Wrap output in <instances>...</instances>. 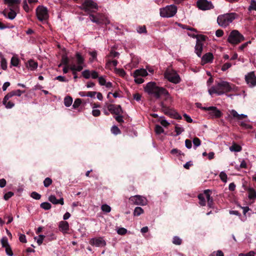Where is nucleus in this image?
Wrapping results in <instances>:
<instances>
[{
  "label": "nucleus",
  "instance_id": "obj_36",
  "mask_svg": "<svg viewBox=\"0 0 256 256\" xmlns=\"http://www.w3.org/2000/svg\"><path fill=\"white\" fill-rule=\"evenodd\" d=\"M6 244V254L9 256H12L13 255V252L11 248H10V245L8 244V240L5 241Z\"/></svg>",
  "mask_w": 256,
  "mask_h": 256
},
{
  "label": "nucleus",
  "instance_id": "obj_6",
  "mask_svg": "<svg viewBox=\"0 0 256 256\" xmlns=\"http://www.w3.org/2000/svg\"><path fill=\"white\" fill-rule=\"evenodd\" d=\"M177 12V8L174 4L168 5L160 8V14L162 18H171L174 16Z\"/></svg>",
  "mask_w": 256,
  "mask_h": 256
},
{
  "label": "nucleus",
  "instance_id": "obj_2",
  "mask_svg": "<svg viewBox=\"0 0 256 256\" xmlns=\"http://www.w3.org/2000/svg\"><path fill=\"white\" fill-rule=\"evenodd\" d=\"M232 89L228 82L221 81L216 83L214 86H212L208 90V92L210 95L216 94L218 96H220L226 92H230Z\"/></svg>",
  "mask_w": 256,
  "mask_h": 256
},
{
  "label": "nucleus",
  "instance_id": "obj_7",
  "mask_svg": "<svg viewBox=\"0 0 256 256\" xmlns=\"http://www.w3.org/2000/svg\"><path fill=\"white\" fill-rule=\"evenodd\" d=\"M164 78L169 82L178 84L181 81V78L176 72L172 69H168L164 74Z\"/></svg>",
  "mask_w": 256,
  "mask_h": 256
},
{
  "label": "nucleus",
  "instance_id": "obj_39",
  "mask_svg": "<svg viewBox=\"0 0 256 256\" xmlns=\"http://www.w3.org/2000/svg\"><path fill=\"white\" fill-rule=\"evenodd\" d=\"M182 240L178 236H174L172 239V243L176 245L181 244Z\"/></svg>",
  "mask_w": 256,
  "mask_h": 256
},
{
  "label": "nucleus",
  "instance_id": "obj_50",
  "mask_svg": "<svg viewBox=\"0 0 256 256\" xmlns=\"http://www.w3.org/2000/svg\"><path fill=\"white\" fill-rule=\"evenodd\" d=\"M30 196L33 198L38 200L41 198V195L36 192H33L31 193Z\"/></svg>",
  "mask_w": 256,
  "mask_h": 256
},
{
  "label": "nucleus",
  "instance_id": "obj_19",
  "mask_svg": "<svg viewBox=\"0 0 256 256\" xmlns=\"http://www.w3.org/2000/svg\"><path fill=\"white\" fill-rule=\"evenodd\" d=\"M48 200L54 204H60L63 205L64 204V198H60L59 200H58L54 195H50L48 198Z\"/></svg>",
  "mask_w": 256,
  "mask_h": 256
},
{
  "label": "nucleus",
  "instance_id": "obj_5",
  "mask_svg": "<svg viewBox=\"0 0 256 256\" xmlns=\"http://www.w3.org/2000/svg\"><path fill=\"white\" fill-rule=\"evenodd\" d=\"M79 8L90 14L96 12L98 8V4L92 0H84Z\"/></svg>",
  "mask_w": 256,
  "mask_h": 256
},
{
  "label": "nucleus",
  "instance_id": "obj_47",
  "mask_svg": "<svg viewBox=\"0 0 256 256\" xmlns=\"http://www.w3.org/2000/svg\"><path fill=\"white\" fill-rule=\"evenodd\" d=\"M116 232L120 235H124L127 232L128 230L124 228H120L117 229Z\"/></svg>",
  "mask_w": 256,
  "mask_h": 256
},
{
  "label": "nucleus",
  "instance_id": "obj_64",
  "mask_svg": "<svg viewBox=\"0 0 256 256\" xmlns=\"http://www.w3.org/2000/svg\"><path fill=\"white\" fill-rule=\"evenodd\" d=\"M100 114V111L98 109H92V114L94 116H98Z\"/></svg>",
  "mask_w": 256,
  "mask_h": 256
},
{
  "label": "nucleus",
  "instance_id": "obj_22",
  "mask_svg": "<svg viewBox=\"0 0 256 256\" xmlns=\"http://www.w3.org/2000/svg\"><path fill=\"white\" fill-rule=\"evenodd\" d=\"M203 48V44L199 40H197L195 46V52L197 56L199 57L201 56Z\"/></svg>",
  "mask_w": 256,
  "mask_h": 256
},
{
  "label": "nucleus",
  "instance_id": "obj_44",
  "mask_svg": "<svg viewBox=\"0 0 256 256\" xmlns=\"http://www.w3.org/2000/svg\"><path fill=\"white\" fill-rule=\"evenodd\" d=\"M82 100L80 98H76L75 100L74 103L72 104V107L74 108H77L82 104Z\"/></svg>",
  "mask_w": 256,
  "mask_h": 256
},
{
  "label": "nucleus",
  "instance_id": "obj_15",
  "mask_svg": "<svg viewBox=\"0 0 256 256\" xmlns=\"http://www.w3.org/2000/svg\"><path fill=\"white\" fill-rule=\"evenodd\" d=\"M164 114L169 116L170 117L176 119H181L182 116L176 112L174 110L169 108H165L164 110Z\"/></svg>",
  "mask_w": 256,
  "mask_h": 256
},
{
  "label": "nucleus",
  "instance_id": "obj_51",
  "mask_svg": "<svg viewBox=\"0 0 256 256\" xmlns=\"http://www.w3.org/2000/svg\"><path fill=\"white\" fill-rule=\"evenodd\" d=\"M256 10V0H251L250 5L248 8V10Z\"/></svg>",
  "mask_w": 256,
  "mask_h": 256
},
{
  "label": "nucleus",
  "instance_id": "obj_58",
  "mask_svg": "<svg viewBox=\"0 0 256 256\" xmlns=\"http://www.w3.org/2000/svg\"><path fill=\"white\" fill-rule=\"evenodd\" d=\"M170 153L172 154L176 155V156H180L182 154V152L180 150H178L177 148H174L171 150Z\"/></svg>",
  "mask_w": 256,
  "mask_h": 256
},
{
  "label": "nucleus",
  "instance_id": "obj_48",
  "mask_svg": "<svg viewBox=\"0 0 256 256\" xmlns=\"http://www.w3.org/2000/svg\"><path fill=\"white\" fill-rule=\"evenodd\" d=\"M194 148L196 149L198 146H200L201 144L200 140L198 138H195L192 140Z\"/></svg>",
  "mask_w": 256,
  "mask_h": 256
},
{
  "label": "nucleus",
  "instance_id": "obj_45",
  "mask_svg": "<svg viewBox=\"0 0 256 256\" xmlns=\"http://www.w3.org/2000/svg\"><path fill=\"white\" fill-rule=\"evenodd\" d=\"M52 184V180L50 178H46L44 181V185L45 187H48Z\"/></svg>",
  "mask_w": 256,
  "mask_h": 256
},
{
  "label": "nucleus",
  "instance_id": "obj_14",
  "mask_svg": "<svg viewBox=\"0 0 256 256\" xmlns=\"http://www.w3.org/2000/svg\"><path fill=\"white\" fill-rule=\"evenodd\" d=\"M108 109L112 114L118 115L122 113V110L120 105L110 104L108 106Z\"/></svg>",
  "mask_w": 256,
  "mask_h": 256
},
{
  "label": "nucleus",
  "instance_id": "obj_13",
  "mask_svg": "<svg viewBox=\"0 0 256 256\" xmlns=\"http://www.w3.org/2000/svg\"><path fill=\"white\" fill-rule=\"evenodd\" d=\"M245 80L250 87L256 86V76L254 72H248L245 76Z\"/></svg>",
  "mask_w": 256,
  "mask_h": 256
},
{
  "label": "nucleus",
  "instance_id": "obj_27",
  "mask_svg": "<svg viewBox=\"0 0 256 256\" xmlns=\"http://www.w3.org/2000/svg\"><path fill=\"white\" fill-rule=\"evenodd\" d=\"M8 100H6L5 96L4 97L2 104L6 108H11L14 106V104L10 101H8Z\"/></svg>",
  "mask_w": 256,
  "mask_h": 256
},
{
  "label": "nucleus",
  "instance_id": "obj_24",
  "mask_svg": "<svg viewBox=\"0 0 256 256\" xmlns=\"http://www.w3.org/2000/svg\"><path fill=\"white\" fill-rule=\"evenodd\" d=\"M248 192V198L250 200H255L256 199V191L252 188H247Z\"/></svg>",
  "mask_w": 256,
  "mask_h": 256
},
{
  "label": "nucleus",
  "instance_id": "obj_38",
  "mask_svg": "<svg viewBox=\"0 0 256 256\" xmlns=\"http://www.w3.org/2000/svg\"><path fill=\"white\" fill-rule=\"evenodd\" d=\"M10 64L13 66H17L19 64L18 58L16 57L12 56L11 59Z\"/></svg>",
  "mask_w": 256,
  "mask_h": 256
},
{
  "label": "nucleus",
  "instance_id": "obj_34",
  "mask_svg": "<svg viewBox=\"0 0 256 256\" xmlns=\"http://www.w3.org/2000/svg\"><path fill=\"white\" fill-rule=\"evenodd\" d=\"M40 206L41 208H42V209H44V210H49L52 208L51 204L48 202H42L40 204Z\"/></svg>",
  "mask_w": 256,
  "mask_h": 256
},
{
  "label": "nucleus",
  "instance_id": "obj_61",
  "mask_svg": "<svg viewBox=\"0 0 256 256\" xmlns=\"http://www.w3.org/2000/svg\"><path fill=\"white\" fill-rule=\"evenodd\" d=\"M240 125L246 128H251L250 126L245 121L240 122Z\"/></svg>",
  "mask_w": 256,
  "mask_h": 256
},
{
  "label": "nucleus",
  "instance_id": "obj_33",
  "mask_svg": "<svg viewBox=\"0 0 256 256\" xmlns=\"http://www.w3.org/2000/svg\"><path fill=\"white\" fill-rule=\"evenodd\" d=\"M89 18L91 22L96 23V24H100V21L96 14H94L92 13L89 14Z\"/></svg>",
  "mask_w": 256,
  "mask_h": 256
},
{
  "label": "nucleus",
  "instance_id": "obj_59",
  "mask_svg": "<svg viewBox=\"0 0 256 256\" xmlns=\"http://www.w3.org/2000/svg\"><path fill=\"white\" fill-rule=\"evenodd\" d=\"M98 82L100 86H104L106 83V80L104 76H100L98 78Z\"/></svg>",
  "mask_w": 256,
  "mask_h": 256
},
{
  "label": "nucleus",
  "instance_id": "obj_28",
  "mask_svg": "<svg viewBox=\"0 0 256 256\" xmlns=\"http://www.w3.org/2000/svg\"><path fill=\"white\" fill-rule=\"evenodd\" d=\"M230 150L231 152H239L242 150V148L240 146L236 144H234L230 147Z\"/></svg>",
  "mask_w": 256,
  "mask_h": 256
},
{
  "label": "nucleus",
  "instance_id": "obj_63",
  "mask_svg": "<svg viewBox=\"0 0 256 256\" xmlns=\"http://www.w3.org/2000/svg\"><path fill=\"white\" fill-rule=\"evenodd\" d=\"M137 31L138 33H146V28L144 26H140L138 28Z\"/></svg>",
  "mask_w": 256,
  "mask_h": 256
},
{
  "label": "nucleus",
  "instance_id": "obj_46",
  "mask_svg": "<svg viewBox=\"0 0 256 256\" xmlns=\"http://www.w3.org/2000/svg\"><path fill=\"white\" fill-rule=\"evenodd\" d=\"M111 132L114 134H118L120 133V130L116 126H112L111 128Z\"/></svg>",
  "mask_w": 256,
  "mask_h": 256
},
{
  "label": "nucleus",
  "instance_id": "obj_12",
  "mask_svg": "<svg viewBox=\"0 0 256 256\" xmlns=\"http://www.w3.org/2000/svg\"><path fill=\"white\" fill-rule=\"evenodd\" d=\"M89 242L92 246L96 247H102L106 246V242L103 237L92 238L90 240Z\"/></svg>",
  "mask_w": 256,
  "mask_h": 256
},
{
  "label": "nucleus",
  "instance_id": "obj_49",
  "mask_svg": "<svg viewBox=\"0 0 256 256\" xmlns=\"http://www.w3.org/2000/svg\"><path fill=\"white\" fill-rule=\"evenodd\" d=\"M82 76L86 79H88L90 77V72L89 70H86L82 72Z\"/></svg>",
  "mask_w": 256,
  "mask_h": 256
},
{
  "label": "nucleus",
  "instance_id": "obj_32",
  "mask_svg": "<svg viewBox=\"0 0 256 256\" xmlns=\"http://www.w3.org/2000/svg\"><path fill=\"white\" fill-rule=\"evenodd\" d=\"M72 102V99L70 96H67L64 99V104L66 106L69 107Z\"/></svg>",
  "mask_w": 256,
  "mask_h": 256
},
{
  "label": "nucleus",
  "instance_id": "obj_3",
  "mask_svg": "<svg viewBox=\"0 0 256 256\" xmlns=\"http://www.w3.org/2000/svg\"><path fill=\"white\" fill-rule=\"evenodd\" d=\"M76 64H71L69 66L70 70L72 71V74L74 76V78L75 80L78 78L76 74V72L81 71L84 66V58L82 56V55L80 53L77 52L76 54Z\"/></svg>",
  "mask_w": 256,
  "mask_h": 256
},
{
  "label": "nucleus",
  "instance_id": "obj_26",
  "mask_svg": "<svg viewBox=\"0 0 256 256\" xmlns=\"http://www.w3.org/2000/svg\"><path fill=\"white\" fill-rule=\"evenodd\" d=\"M134 74L141 77L146 76L148 74L146 70L144 68L136 70Z\"/></svg>",
  "mask_w": 256,
  "mask_h": 256
},
{
  "label": "nucleus",
  "instance_id": "obj_52",
  "mask_svg": "<svg viewBox=\"0 0 256 256\" xmlns=\"http://www.w3.org/2000/svg\"><path fill=\"white\" fill-rule=\"evenodd\" d=\"M210 190H204V195L205 196V198H206L207 201H209L210 200L212 199V198L210 196Z\"/></svg>",
  "mask_w": 256,
  "mask_h": 256
},
{
  "label": "nucleus",
  "instance_id": "obj_35",
  "mask_svg": "<svg viewBox=\"0 0 256 256\" xmlns=\"http://www.w3.org/2000/svg\"><path fill=\"white\" fill-rule=\"evenodd\" d=\"M101 210L103 212L108 213L111 211V208L108 205L104 204L101 206Z\"/></svg>",
  "mask_w": 256,
  "mask_h": 256
},
{
  "label": "nucleus",
  "instance_id": "obj_42",
  "mask_svg": "<svg viewBox=\"0 0 256 256\" xmlns=\"http://www.w3.org/2000/svg\"><path fill=\"white\" fill-rule=\"evenodd\" d=\"M178 26L182 29H186L190 31L196 32L194 28H191L187 25L178 24Z\"/></svg>",
  "mask_w": 256,
  "mask_h": 256
},
{
  "label": "nucleus",
  "instance_id": "obj_17",
  "mask_svg": "<svg viewBox=\"0 0 256 256\" xmlns=\"http://www.w3.org/2000/svg\"><path fill=\"white\" fill-rule=\"evenodd\" d=\"M24 92V90L22 91L20 90L12 91L5 96V99L9 100L10 98H11L14 96H20Z\"/></svg>",
  "mask_w": 256,
  "mask_h": 256
},
{
  "label": "nucleus",
  "instance_id": "obj_1",
  "mask_svg": "<svg viewBox=\"0 0 256 256\" xmlns=\"http://www.w3.org/2000/svg\"><path fill=\"white\" fill-rule=\"evenodd\" d=\"M144 90L156 98H160L162 96H166L168 98L169 96L168 91L163 87L158 86L154 82H148L144 87Z\"/></svg>",
  "mask_w": 256,
  "mask_h": 256
},
{
  "label": "nucleus",
  "instance_id": "obj_53",
  "mask_svg": "<svg viewBox=\"0 0 256 256\" xmlns=\"http://www.w3.org/2000/svg\"><path fill=\"white\" fill-rule=\"evenodd\" d=\"M256 252L253 250H250L246 254L240 253L238 256H255Z\"/></svg>",
  "mask_w": 256,
  "mask_h": 256
},
{
  "label": "nucleus",
  "instance_id": "obj_23",
  "mask_svg": "<svg viewBox=\"0 0 256 256\" xmlns=\"http://www.w3.org/2000/svg\"><path fill=\"white\" fill-rule=\"evenodd\" d=\"M100 21V24H108L110 23L109 20L106 18L105 16L102 13H97L96 14Z\"/></svg>",
  "mask_w": 256,
  "mask_h": 256
},
{
  "label": "nucleus",
  "instance_id": "obj_21",
  "mask_svg": "<svg viewBox=\"0 0 256 256\" xmlns=\"http://www.w3.org/2000/svg\"><path fill=\"white\" fill-rule=\"evenodd\" d=\"M58 228L63 233H66L69 230V224L66 221H61L59 222Z\"/></svg>",
  "mask_w": 256,
  "mask_h": 256
},
{
  "label": "nucleus",
  "instance_id": "obj_43",
  "mask_svg": "<svg viewBox=\"0 0 256 256\" xmlns=\"http://www.w3.org/2000/svg\"><path fill=\"white\" fill-rule=\"evenodd\" d=\"M220 180L224 182H227V175L224 172H222L220 174Z\"/></svg>",
  "mask_w": 256,
  "mask_h": 256
},
{
  "label": "nucleus",
  "instance_id": "obj_9",
  "mask_svg": "<svg viewBox=\"0 0 256 256\" xmlns=\"http://www.w3.org/2000/svg\"><path fill=\"white\" fill-rule=\"evenodd\" d=\"M36 16L38 20L43 21L48 19V11L46 8L39 6L36 9Z\"/></svg>",
  "mask_w": 256,
  "mask_h": 256
},
{
  "label": "nucleus",
  "instance_id": "obj_54",
  "mask_svg": "<svg viewBox=\"0 0 256 256\" xmlns=\"http://www.w3.org/2000/svg\"><path fill=\"white\" fill-rule=\"evenodd\" d=\"M0 65L2 69L4 70H6L7 68V63L6 61L5 58H2L1 62H0Z\"/></svg>",
  "mask_w": 256,
  "mask_h": 256
},
{
  "label": "nucleus",
  "instance_id": "obj_60",
  "mask_svg": "<svg viewBox=\"0 0 256 256\" xmlns=\"http://www.w3.org/2000/svg\"><path fill=\"white\" fill-rule=\"evenodd\" d=\"M89 54L92 56V58H90V60L91 62L94 61V60H95L96 58L97 53L96 51H92L89 52Z\"/></svg>",
  "mask_w": 256,
  "mask_h": 256
},
{
  "label": "nucleus",
  "instance_id": "obj_55",
  "mask_svg": "<svg viewBox=\"0 0 256 256\" xmlns=\"http://www.w3.org/2000/svg\"><path fill=\"white\" fill-rule=\"evenodd\" d=\"M247 168V163L245 160H242L240 162V164L239 167L237 168H236L238 170H239L240 168Z\"/></svg>",
  "mask_w": 256,
  "mask_h": 256
},
{
  "label": "nucleus",
  "instance_id": "obj_31",
  "mask_svg": "<svg viewBox=\"0 0 256 256\" xmlns=\"http://www.w3.org/2000/svg\"><path fill=\"white\" fill-rule=\"evenodd\" d=\"M144 212V210L141 207L137 206L134 208L133 214L134 216H138L143 214Z\"/></svg>",
  "mask_w": 256,
  "mask_h": 256
},
{
  "label": "nucleus",
  "instance_id": "obj_20",
  "mask_svg": "<svg viewBox=\"0 0 256 256\" xmlns=\"http://www.w3.org/2000/svg\"><path fill=\"white\" fill-rule=\"evenodd\" d=\"M230 113L232 116L238 120H241L244 118H247V115L244 114H238V112L234 110H231Z\"/></svg>",
  "mask_w": 256,
  "mask_h": 256
},
{
  "label": "nucleus",
  "instance_id": "obj_29",
  "mask_svg": "<svg viewBox=\"0 0 256 256\" xmlns=\"http://www.w3.org/2000/svg\"><path fill=\"white\" fill-rule=\"evenodd\" d=\"M28 67L30 70H33L37 68L38 64L33 60H30L28 61Z\"/></svg>",
  "mask_w": 256,
  "mask_h": 256
},
{
  "label": "nucleus",
  "instance_id": "obj_30",
  "mask_svg": "<svg viewBox=\"0 0 256 256\" xmlns=\"http://www.w3.org/2000/svg\"><path fill=\"white\" fill-rule=\"evenodd\" d=\"M198 198L200 200V204L202 206H205L206 205V202L205 200L206 198L204 194H199L198 196Z\"/></svg>",
  "mask_w": 256,
  "mask_h": 256
},
{
  "label": "nucleus",
  "instance_id": "obj_16",
  "mask_svg": "<svg viewBox=\"0 0 256 256\" xmlns=\"http://www.w3.org/2000/svg\"><path fill=\"white\" fill-rule=\"evenodd\" d=\"M202 108L204 110L211 111L212 114L216 118H220L222 116L221 112L215 106L204 107Z\"/></svg>",
  "mask_w": 256,
  "mask_h": 256
},
{
  "label": "nucleus",
  "instance_id": "obj_62",
  "mask_svg": "<svg viewBox=\"0 0 256 256\" xmlns=\"http://www.w3.org/2000/svg\"><path fill=\"white\" fill-rule=\"evenodd\" d=\"M44 236L43 235H40L38 236V238L37 239L36 242L39 246H40L42 244L44 239Z\"/></svg>",
  "mask_w": 256,
  "mask_h": 256
},
{
  "label": "nucleus",
  "instance_id": "obj_41",
  "mask_svg": "<svg viewBox=\"0 0 256 256\" xmlns=\"http://www.w3.org/2000/svg\"><path fill=\"white\" fill-rule=\"evenodd\" d=\"M154 131L156 134H160L164 132V130L161 126L156 125L155 127Z\"/></svg>",
  "mask_w": 256,
  "mask_h": 256
},
{
  "label": "nucleus",
  "instance_id": "obj_56",
  "mask_svg": "<svg viewBox=\"0 0 256 256\" xmlns=\"http://www.w3.org/2000/svg\"><path fill=\"white\" fill-rule=\"evenodd\" d=\"M232 66V64L230 62H226V64H224L222 66L221 70L222 71H226L228 69L230 68Z\"/></svg>",
  "mask_w": 256,
  "mask_h": 256
},
{
  "label": "nucleus",
  "instance_id": "obj_25",
  "mask_svg": "<svg viewBox=\"0 0 256 256\" xmlns=\"http://www.w3.org/2000/svg\"><path fill=\"white\" fill-rule=\"evenodd\" d=\"M2 14L6 18H7L11 20H14L16 16V12L12 10H10L8 14H6V11H4L2 12Z\"/></svg>",
  "mask_w": 256,
  "mask_h": 256
},
{
  "label": "nucleus",
  "instance_id": "obj_10",
  "mask_svg": "<svg viewBox=\"0 0 256 256\" xmlns=\"http://www.w3.org/2000/svg\"><path fill=\"white\" fill-rule=\"evenodd\" d=\"M129 200L132 202V204L135 205L146 206L148 204V200L146 198L140 195L132 196Z\"/></svg>",
  "mask_w": 256,
  "mask_h": 256
},
{
  "label": "nucleus",
  "instance_id": "obj_40",
  "mask_svg": "<svg viewBox=\"0 0 256 256\" xmlns=\"http://www.w3.org/2000/svg\"><path fill=\"white\" fill-rule=\"evenodd\" d=\"M184 131V129L182 127L178 125H176L175 126V132H176V136L180 134Z\"/></svg>",
  "mask_w": 256,
  "mask_h": 256
},
{
  "label": "nucleus",
  "instance_id": "obj_57",
  "mask_svg": "<svg viewBox=\"0 0 256 256\" xmlns=\"http://www.w3.org/2000/svg\"><path fill=\"white\" fill-rule=\"evenodd\" d=\"M14 194V192H8L4 195V198L6 200H7L12 196Z\"/></svg>",
  "mask_w": 256,
  "mask_h": 256
},
{
  "label": "nucleus",
  "instance_id": "obj_11",
  "mask_svg": "<svg viewBox=\"0 0 256 256\" xmlns=\"http://www.w3.org/2000/svg\"><path fill=\"white\" fill-rule=\"evenodd\" d=\"M196 5L200 10H210L214 8L212 2L207 0H198L196 2Z\"/></svg>",
  "mask_w": 256,
  "mask_h": 256
},
{
  "label": "nucleus",
  "instance_id": "obj_18",
  "mask_svg": "<svg viewBox=\"0 0 256 256\" xmlns=\"http://www.w3.org/2000/svg\"><path fill=\"white\" fill-rule=\"evenodd\" d=\"M214 56L211 52H208L204 54L202 58V62L203 64L212 62Z\"/></svg>",
  "mask_w": 256,
  "mask_h": 256
},
{
  "label": "nucleus",
  "instance_id": "obj_37",
  "mask_svg": "<svg viewBox=\"0 0 256 256\" xmlns=\"http://www.w3.org/2000/svg\"><path fill=\"white\" fill-rule=\"evenodd\" d=\"M133 76L134 78V82L136 84H140L144 82V80L141 76L135 75L134 74H133Z\"/></svg>",
  "mask_w": 256,
  "mask_h": 256
},
{
  "label": "nucleus",
  "instance_id": "obj_8",
  "mask_svg": "<svg viewBox=\"0 0 256 256\" xmlns=\"http://www.w3.org/2000/svg\"><path fill=\"white\" fill-rule=\"evenodd\" d=\"M244 40V38L238 30H233L228 38V41L231 44H237Z\"/></svg>",
  "mask_w": 256,
  "mask_h": 256
},
{
  "label": "nucleus",
  "instance_id": "obj_4",
  "mask_svg": "<svg viewBox=\"0 0 256 256\" xmlns=\"http://www.w3.org/2000/svg\"><path fill=\"white\" fill-rule=\"evenodd\" d=\"M236 15L234 12L219 15L217 18L218 24L221 27L226 28L236 18Z\"/></svg>",
  "mask_w": 256,
  "mask_h": 256
}]
</instances>
